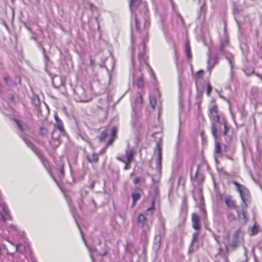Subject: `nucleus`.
Returning <instances> with one entry per match:
<instances>
[{
	"instance_id": "nucleus-58",
	"label": "nucleus",
	"mask_w": 262,
	"mask_h": 262,
	"mask_svg": "<svg viewBox=\"0 0 262 262\" xmlns=\"http://www.w3.org/2000/svg\"><path fill=\"white\" fill-rule=\"evenodd\" d=\"M258 77H259V78L262 80V76H261V75H258Z\"/></svg>"
},
{
	"instance_id": "nucleus-34",
	"label": "nucleus",
	"mask_w": 262,
	"mask_h": 262,
	"mask_svg": "<svg viewBox=\"0 0 262 262\" xmlns=\"http://www.w3.org/2000/svg\"><path fill=\"white\" fill-rule=\"evenodd\" d=\"M218 108L216 105H213L209 109V114L217 113Z\"/></svg>"
},
{
	"instance_id": "nucleus-18",
	"label": "nucleus",
	"mask_w": 262,
	"mask_h": 262,
	"mask_svg": "<svg viewBox=\"0 0 262 262\" xmlns=\"http://www.w3.org/2000/svg\"><path fill=\"white\" fill-rule=\"evenodd\" d=\"M2 208L3 212L1 213V219L3 222H5L7 219H10L11 216L8 208L4 204H2Z\"/></svg>"
},
{
	"instance_id": "nucleus-26",
	"label": "nucleus",
	"mask_w": 262,
	"mask_h": 262,
	"mask_svg": "<svg viewBox=\"0 0 262 262\" xmlns=\"http://www.w3.org/2000/svg\"><path fill=\"white\" fill-rule=\"evenodd\" d=\"M56 126L60 130L61 133H64L63 124L60 119H57V121H56Z\"/></svg>"
},
{
	"instance_id": "nucleus-2",
	"label": "nucleus",
	"mask_w": 262,
	"mask_h": 262,
	"mask_svg": "<svg viewBox=\"0 0 262 262\" xmlns=\"http://www.w3.org/2000/svg\"><path fill=\"white\" fill-rule=\"evenodd\" d=\"M242 239V233L240 229H238L235 231L230 243L229 242V235L227 234L225 236L223 243L225 246L227 252H229L231 250H234L238 247Z\"/></svg>"
},
{
	"instance_id": "nucleus-52",
	"label": "nucleus",
	"mask_w": 262,
	"mask_h": 262,
	"mask_svg": "<svg viewBox=\"0 0 262 262\" xmlns=\"http://www.w3.org/2000/svg\"><path fill=\"white\" fill-rule=\"evenodd\" d=\"M54 117H55V119L56 121H57V119H60L58 118V117L57 115H56V114L54 116Z\"/></svg>"
},
{
	"instance_id": "nucleus-54",
	"label": "nucleus",
	"mask_w": 262,
	"mask_h": 262,
	"mask_svg": "<svg viewBox=\"0 0 262 262\" xmlns=\"http://www.w3.org/2000/svg\"><path fill=\"white\" fill-rule=\"evenodd\" d=\"M79 101H81V102H86V101H87V100L84 99H81Z\"/></svg>"
},
{
	"instance_id": "nucleus-16",
	"label": "nucleus",
	"mask_w": 262,
	"mask_h": 262,
	"mask_svg": "<svg viewBox=\"0 0 262 262\" xmlns=\"http://www.w3.org/2000/svg\"><path fill=\"white\" fill-rule=\"evenodd\" d=\"M247 207L248 206L245 207L244 205H242L241 209H239V207H238L235 210L237 214L238 218L239 220H242L244 223L246 222L247 221V218L246 214V210L247 208Z\"/></svg>"
},
{
	"instance_id": "nucleus-32",
	"label": "nucleus",
	"mask_w": 262,
	"mask_h": 262,
	"mask_svg": "<svg viewBox=\"0 0 262 262\" xmlns=\"http://www.w3.org/2000/svg\"><path fill=\"white\" fill-rule=\"evenodd\" d=\"M154 210H155V201L152 200V203H151V206L147 209L146 212L147 213L151 212L150 214L152 215L153 214Z\"/></svg>"
},
{
	"instance_id": "nucleus-55",
	"label": "nucleus",
	"mask_w": 262,
	"mask_h": 262,
	"mask_svg": "<svg viewBox=\"0 0 262 262\" xmlns=\"http://www.w3.org/2000/svg\"><path fill=\"white\" fill-rule=\"evenodd\" d=\"M198 111H199V114H200L201 113L200 105L199 104L198 105Z\"/></svg>"
},
{
	"instance_id": "nucleus-31",
	"label": "nucleus",
	"mask_w": 262,
	"mask_h": 262,
	"mask_svg": "<svg viewBox=\"0 0 262 262\" xmlns=\"http://www.w3.org/2000/svg\"><path fill=\"white\" fill-rule=\"evenodd\" d=\"M185 51L188 58L190 57V49L188 43L185 45Z\"/></svg>"
},
{
	"instance_id": "nucleus-4",
	"label": "nucleus",
	"mask_w": 262,
	"mask_h": 262,
	"mask_svg": "<svg viewBox=\"0 0 262 262\" xmlns=\"http://www.w3.org/2000/svg\"><path fill=\"white\" fill-rule=\"evenodd\" d=\"M20 136L23 141L25 142V143L27 145V146L33 151V152L40 159L45 168L48 171H49L50 164L48 161L43 156L40 151L38 150L31 143V142L28 139L26 138L23 135L21 134L20 135Z\"/></svg>"
},
{
	"instance_id": "nucleus-15",
	"label": "nucleus",
	"mask_w": 262,
	"mask_h": 262,
	"mask_svg": "<svg viewBox=\"0 0 262 262\" xmlns=\"http://www.w3.org/2000/svg\"><path fill=\"white\" fill-rule=\"evenodd\" d=\"M217 125L216 126V131L217 132V130H219V132H221V126L223 125L224 129L222 132V134L224 136H226L228 130H229V127L227 126V122L224 118L220 119V122L219 123H217ZM218 135V134H217Z\"/></svg>"
},
{
	"instance_id": "nucleus-57",
	"label": "nucleus",
	"mask_w": 262,
	"mask_h": 262,
	"mask_svg": "<svg viewBox=\"0 0 262 262\" xmlns=\"http://www.w3.org/2000/svg\"><path fill=\"white\" fill-rule=\"evenodd\" d=\"M91 64L92 65L94 64V61L92 60H91Z\"/></svg>"
},
{
	"instance_id": "nucleus-51",
	"label": "nucleus",
	"mask_w": 262,
	"mask_h": 262,
	"mask_svg": "<svg viewBox=\"0 0 262 262\" xmlns=\"http://www.w3.org/2000/svg\"><path fill=\"white\" fill-rule=\"evenodd\" d=\"M94 182H93L91 185H90V187L91 189H93L94 188Z\"/></svg>"
},
{
	"instance_id": "nucleus-9",
	"label": "nucleus",
	"mask_w": 262,
	"mask_h": 262,
	"mask_svg": "<svg viewBox=\"0 0 262 262\" xmlns=\"http://www.w3.org/2000/svg\"><path fill=\"white\" fill-rule=\"evenodd\" d=\"M88 194V191L85 187H83L80 191V197L77 200V203L79 209L82 211L89 210L84 202V200Z\"/></svg>"
},
{
	"instance_id": "nucleus-11",
	"label": "nucleus",
	"mask_w": 262,
	"mask_h": 262,
	"mask_svg": "<svg viewBox=\"0 0 262 262\" xmlns=\"http://www.w3.org/2000/svg\"><path fill=\"white\" fill-rule=\"evenodd\" d=\"M228 253L226 250L225 251L221 248H219L214 256L215 262H228Z\"/></svg>"
},
{
	"instance_id": "nucleus-48",
	"label": "nucleus",
	"mask_w": 262,
	"mask_h": 262,
	"mask_svg": "<svg viewBox=\"0 0 262 262\" xmlns=\"http://www.w3.org/2000/svg\"><path fill=\"white\" fill-rule=\"evenodd\" d=\"M42 52H43V54L44 55V57L46 58H47V56L45 54V49L44 48H42Z\"/></svg>"
},
{
	"instance_id": "nucleus-36",
	"label": "nucleus",
	"mask_w": 262,
	"mask_h": 262,
	"mask_svg": "<svg viewBox=\"0 0 262 262\" xmlns=\"http://www.w3.org/2000/svg\"><path fill=\"white\" fill-rule=\"evenodd\" d=\"M8 231L10 233H14L15 232H17V229L15 226L11 225L8 227Z\"/></svg>"
},
{
	"instance_id": "nucleus-50",
	"label": "nucleus",
	"mask_w": 262,
	"mask_h": 262,
	"mask_svg": "<svg viewBox=\"0 0 262 262\" xmlns=\"http://www.w3.org/2000/svg\"><path fill=\"white\" fill-rule=\"evenodd\" d=\"M51 176L52 177L54 181L58 184V182H57V180H56V179L54 177V176L52 174H51Z\"/></svg>"
},
{
	"instance_id": "nucleus-41",
	"label": "nucleus",
	"mask_w": 262,
	"mask_h": 262,
	"mask_svg": "<svg viewBox=\"0 0 262 262\" xmlns=\"http://www.w3.org/2000/svg\"><path fill=\"white\" fill-rule=\"evenodd\" d=\"M258 228L256 225H254L251 229V232L252 235H255L257 233Z\"/></svg>"
},
{
	"instance_id": "nucleus-8",
	"label": "nucleus",
	"mask_w": 262,
	"mask_h": 262,
	"mask_svg": "<svg viewBox=\"0 0 262 262\" xmlns=\"http://www.w3.org/2000/svg\"><path fill=\"white\" fill-rule=\"evenodd\" d=\"M117 131V128L116 127H113L112 128L107 127L102 132L100 136L99 137V139L100 142H102L104 140L105 138L108 135V133H111V138L108 141V143L111 144L113 141V138L115 136Z\"/></svg>"
},
{
	"instance_id": "nucleus-10",
	"label": "nucleus",
	"mask_w": 262,
	"mask_h": 262,
	"mask_svg": "<svg viewBox=\"0 0 262 262\" xmlns=\"http://www.w3.org/2000/svg\"><path fill=\"white\" fill-rule=\"evenodd\" d=\"M137 225L142 228L143 231L147 232L149 230V227L147 224V218L142 213H140L137 217Z\"/></svg>"
},
{
	"instance_id": "nucleus-61",
	"label": "nucleus",
	"mask_w": 262,
	"mask_h": 262,
	"mask_svg": "<svg viewBox=\"0 0 262 262\" xmlns=\"http://www.w3.org/2000/svg\"><path fill=\"white\" fill-rule=\"evenodd\" d=\"M55 132H54V133H53V136H54V135L55 134ZM53 138L54 139V137H53Z\"/></svg>"
},
{
	"instance_id": "nucleus-1",
	"label": "nucleus",
	"mask_w": 262,
	"mask_h": 262,
	"mask_svg": "<svg viewBox=\"0 0 262 262\" xmlns=\"http://www.w3.org/2000/svg\"><path fill=\"white\" fill-rule=\"evenodd\" d=\"M129 8L132 13L131 20V42L133 45L134 41V33L136 31L142 40L141 45L142 50L138 54V59L140 67L145 66L149 68L151 76H154L151 69L146 62L144 55L145 40L147 39V30L149 26V16L147 8L145 3H141V0H130Z\"/></svg>"
},
{
	"instance_id": "nucleus-17",
	"label": "nucleus",
	"mask_w": 262,
	"mask_h": 262,
	"mask_svg": "<svg viewBox=\"0 0 262 262\" xmlns=\"http://www.w3.org/2000/svg\"><path fill=\"white\" fill-rule=\"evenodd\" d=\"M224 201L227 205V206L229 208L234 209L235 210L238 207L236 205L235 201L232 199V197L230 195H227L224 196Z\"/></svg>"
},
{
	"instance_id": "nucleus-39",
	"label": "nucleus",
	"mask_w": 262,
	"mask_h": 262,
	"mask_svg": "<svg viewBox=\"0 0 262 262\" xmlns=\"http://www.w3.org/2000/svg\"><path fill=\"white\" fill-rule=\"evenodd\" d=\"M207 92H206V93H207V95L209 96L210 95V93H211V91L212 90V86L210 84V83L209 82H208L207 83Z\"/></svg>"
},
{
	"instance_id": "nucleus-5",
	"label": "nucleus",
	"mask_w": 262,
	"mask_h": 262,
	"mask_svg": "<svg viewBox=\"0 0 262 262\" xmlns=\"http://www.w3.org/2000/svg\"><path fill=\"white\" fill-rule=\"evenodd\" d=\"M132 74L133 83L136 84L139 88H143L144 86V80L141 69L140 68L138 70L134 69Z\"/></svg>"
},
{
	"instance_id": "nucleus-44",
	"label": "nucleus",
	"mask_w": 262,
	"mask_h": 262,
	"mask_svg": "<svg viewBox=\"0 0 262 262\" xmlns=\"http://www.w3.org/2000/svg\"><path fill=\"white\" fill-rule=\"evenodd\" d=\"M240 11V9L238 8V7L236 6H234L233 7V13L234 14L235 13H238Z\"/></svg>"
},
{
	"instance_id": "nucleus-12",
	"label": "nucleus",
	"mask_w": 262,
	"mask_h": 262,
	"mask_svg": "<svg viewBox=\"0 0 262 262\" xmlns=\"http://www.w3.org/2000/svg\"><path fill=\"white\" fill-rule=\"evenodd\" d=\"M85 245H86V247L88 248V249H89V251L90 252V255L92 262H96V259H95L96 256H97L98 255H100L101 256H105L108 252V250L106 248H105L103 252L99 253L97 252V249L95 247L89 246L86 244H85Z\"/></svg>"
},
{
	"instance_id": "nucleus-35",
	"label": "nucleus",
	"mask_w": 262,
	"mask_h": 262,
	"mask_svg": "<svg viewBox=\"0 0 262 262\" xmlns=\"http://www.w3.org/2000/svg\"><path fill=\"white\" fill-rule=\"evenodd\" d=\"M221 151L220 143L219 142H216L215 144V152L216 154H220Z\"/></svg>"
},
{
	"instance_id": "nucleus-56",
	"label": "nucleus",
	"mask_w": 262,
	"mask_h": 262,
	"mask_svg": "<svg viewBox=\"0 0 262 262\" xmlns=\"http://www.w3.org/2000/svg\"><path fill=\"white\" fill-rule=\"evenodd\" d=\"M152 182L154 183L155 182V180L154 178H152L151 179Z\"/></svg>"
},
{
	"instance_id": "nucleus-13",
	"label": "nucleus",
	"mask_w": 262,
	"mask_h": 262,
	"mask_svg": "<svg viewBox=\"0 0 262 262\" xmlns=\"http://www.w3.org/2000/svg\"><path fill=\"white\" fill-rule=\"evenodd\" d=\"M165 219L162 217L159 218V224L157 229L155 236H159V237L163 238L165 234Z\"/></svg>"
},
{
	"instance_id": "nucleus-45",
	"label": "nucleus",
	"mask_w": 262,
	"mask_h": 262,
	"mask_svg": "<svg viewBox=\"0 0 262 262\" xmlns=\"http://www.w3.org/2000/svg\"><path fill=\"white\" fill-rule=\"evenodd\" d=\"M141 181V179L140 178H136L134 179V183L135 184H138V183H139L140 181Z\"/></svg>"
},
{
	"instance_id": "nucleus-19",
	"label": "nucleus",
	"mask_w": 262,
	"mask_h": 262,
	"mask_svg": "<svg viewBox=\"0 0 262 262\" xmlns=\"http://www.w3.org/2000/svg\"><path fill=\"white\" fill-rule=\"evenodd\" d=\"M125 154L126 158V160L125 161H127L128 163H130L135 155L134 150L132 148H130L128 146V147L125 150Z\"/></svg>"
},
{
	"instance_id": "nucleus-49",
	"label": "nucleus",
	"mask_w": 262,
	"mask_h": 262,
	"mask_svg": "<svg viewBox=\"0 0 262 262\" xmlns=\"http://www.w3.org/2000/svg\"><path fill=\"white\" fill-rule=\"evenodd\" d=\"M90 8L91 10H92V11L93 10L94 7L92 4H90Z\"/></svg>"
},
{
	"instance_id": "nucleus-3",
	"label": "nucleus",
	"mask_w": 262,
	"mask_h": 262,
	"mask_svg": "<svg viewBox=\"0 0 262 262\" xmlns=\"http://www.w3.org/2000/svg\"><path fill=\"white\" fill-rule=\"evenodd\" d=\"M232 183L236 186L237 190L239 193L243 204L245 207L248 206L251 201V196L249 190L244 185L239 184L236 181Z\"/></svg>"
},
{
	"instance_id": "nucleus-14",
	"label": "nucleus",
	"mask_w": 262,
	"mask_h": 262,
	"mask_svg": "<svg viewBox=\"0 0 262 262\" xmlns=\"http://www.w3.org/2000/svg\"><path fill=\"white\" fill-rule=\"evenodd\" d=\"M156 148L158 151V158L156 161V168L159 172H161L162 167V148L159 142L157 143Z\"/></svg>"
},
{
	"instance_id": "nucleus-28",
	"label": "nucleus",
	"mask_w": 262,
	"mask_h": 262,
	"mask_svg": "<svg viewBox=\"0 0 262 262\" xmlns=\"http://www.w3.org/2000/svg\"><path fill=\"white\" fill-rule=\"evenodd\" d=\"M142 101V97L141 95H138L134 101V104L136 107L140 106Z\"/></svg>"
},
{
	"instance_id": "nucleus-30",
	"label": "nucleus",
	"mask_w": 262,
	"mask_h": 262,
	"mask_svg": "<svg viewBox=\"0 0 262 262\" xmlns=\"http://www.w3.org/2000/svg\"><path fill=\"white\" fill-rule=\"evenodd\" d=\"M227 217L229 221L231 222L235 220V216L234 214L231 212H228L227 213Z\"/></svg>"
},
{
	"instance_id": "nucleus-24",
	"label": "nucleus",
	"mask_w": 262,
	"mask_h": 262,
	"mask_svg": "<svg viewBox=\"0 0 262 262\" xmlns=\"http://www.w3.org/2000/svg\"><path fill=\"white\" fill-rule=\"evenodd\" d=\"M216 61H217V59L216 58L209 57V58H208V61H207V63H208L207 69L210 72L213 69L214 66L215 64Z\"/></svg>"
},
{
	"instance_id": "nucleus-40",
	"label": "nucleus",
	"mask_w": 262,
	"mask_h": 262,
	"mask_svg": "<svg viewBox=\"0 0 262 262\" xmlns=\"http://www.w3.org/2000/svg\"><path fill=\"white\" fill-rule=\"evenodd\" d=\"M198 237V234L196 232H195L193 234L191 245H192L193 243L196 241Z\"/></svg>"
},
{
	"instance_id": "nucleus-25",
	"label": "nucleus",
	"mask_w": 262,
	"mask_h": 262,
	"mask_svg": "<svg viewBox=\"0 0 262 262\" xmlns=\"http://www.w3.org/2000/svg\"><path fill=\"white\" fill-rule=\"evenodd\" d=\"M132 197L133 199V206H134L136 204L137 201L140 198L141 195L139 193L133 192Z\"/></svg>"
},
{
	"instance_id": "nucleus-59",
	"label": "nucleus",
	"mask_w": 262,
	"mask_h": 262,
	"mask_svg": "<svg viewBox=\"0 0 262 262\" xmlns=\"http://www.w3.org/2000/svg\"><path fill=\"white\" fill-rule=\"evenodd\" d=\"M132 65H133V68L134 69V64L133 60H132Z\"/></svg>"
},
{
	"instance_id": "nucleus-20",
	"label": "nucleus",
	"mask_w": 262,
	"mask_h": 262,
	"mask_svg": "<svg viewBox=\"0 0 262 262\" xmlns=\"http://www.w3.org/2000/svg\"><path fill=\"white\" fill-rule=\"evenodd\" d=\"M16 247V251L18 252L22 253L25 251H28L31 253V249L28 244L25 245L21 244H18L15 245Z\"/></svg>"
},
{
	"instance_id": "nucleus-43",
	"label": "nucleus",
	"mask_w": 262,
	"mask_h": 262,
	"mask_svg": "<svg viewBox=\"0 0 262 262\" xmlns=\"http://www.w3.org/2000/svg\"><path fill=\"white\" fill-rule=\"evenodd\" d=\"M10 77L8 75L5 74L4 76V80L6 83L9 84V81Z\"/></svg>"
},
{
	"instance_id": "nucleus-47",
	"label": "nucleus",
	"mask_w": 262,
	"mask_h": 262,
	"mask_svg": "<svg viewBox=\"0 0 262 262\" xmlns=\"http://www.w3.org/2000/svg\"><path fill=\"white\" fill-rule=\"evenodd\" d=\"M67 201H68V203L69 204V207L70 208V210L72 212L73 211V209H72V206H71V202L69 200H68Z\"/></svg>"
},
{
	"instance_id": "nucleus-7",
	"label": "nucleus",
	"mask_w": 262,
	"mask_h": 262,
	"mask_svg": "<svg viewBox=\"0 0 262 262\" xmlns=\"http://www.w3.org/2000/svg\"><path fill=\"white\" fill-rule=\"evenodd\" d=\"M209 118L211 122V130L213 136L216 138L217 137L216 126L219 123L220 117L217 113L209 114Z\"/></svg>"
},
{
	"instance_id": "nucleus-53",
	"label": "nucleus",
	"mask_w": 262,
	"mask_h": 262,
	"mask_svg": "<svg viewBox=\"0 0 262 262\" xmlns=\"http://www.w3.org/2000/svg\"><path fill=\"white\" fill-rule=\"evenodd\" d=\"M42 130H43V129L40 128V134L43 135H44L45 133Z\"/></svg>"
},
{
	"instance_id": "nucleus-37",
	"label": "nucleus",
	"mask_w": 262,
	"mask_h": 262,
	"mask_svg": "<svg viewBox=\"0 0 262 262\" xmlns=\"http://www.w3.org/2000/svg\"><path fill=\"white\" fill-rule=\"evenodd\" d=\"M117 159L125 164L124 168V169L126 170L128 168V166L129 165L130 163H128L127 161H125V160H124L119 157H117Z\"/></svg>"
},
{
	"instance_id": "nucleus-21",
	"label": "nucleus",
	"mask_w": 262,
	"mask_h": 262,
	"mask_svg": "<svg viewBox=\"0 0 262 262\" xmlns=\"http://www.w3.org/2000/svg\"><path fill=\"white\" fill-rule=\"evenodd\" d=\"M199 217L195 213L192 214V227L195 230H199L200 228L199 224Z\"/></svg>"
},
{
	"instance_id": "nucleus-22",
	"label": "nucleus",
	"mask_w": 262,
	"mask_h": 262,
	"mask_svg": "<svg viewBox=\"0 0 262 262\" xmlns=\"http://www.w3.org/2000/svg\"><path fill=\"white\" fill-rule=\"evenodd\" d=\"M179 74V88L180 94H181L183 91L184 83V78L182 75V71L178 70Z\"/></svg>"
},
{
	"instance_id": "nucleus-27",
	"label": "nucleus",
	"mask_w": 262,
	"mask_h": 262,
	"mask_svg": "<svg viewBox=\"0 0 262 262\" xmlns=\"http://www.w3.org/2000/svg\"><path fill=\"white\" fill-rule=\"evenodd\" d=\"M98 157L99 156L97 154H93L92 155L88 157V160L91 162H96L98 161Z\"/></svg>"
},
{
	"instance_id": "nucleus-38",
	"label": "nucleus",
	"mask_w": 262,
	"mask_h": 262,
	"mask_svg": "<svg viewBox=\"0 0 262 262\" xmlns=\"http://www.w3.org/2000/svg\"><path fill=\"white\" fill-rule=\"evenodd\" d=\"M64 175V170L62 166L60 167L58 170V177L60 179H61L63 177Z\"/></svg>"
},
{
	"instance_id": "nucleus-6",
	"label": "nucleus",
	"mask_w": 262,
	"mask_h": 262,
	"mask_svg": "<svg viewBox=\"0 0 262 262\" xmlns=\"http://www.w3.org/2000/svg\"><path fill=\"white\" fill-rule=\"evenodd\" d=\"M228 43V39L227 37H225L224 39H221L220 41V51L222 54H224L226 58L228 60L231 68H233L232 60L233 59V55L224 50L225 48Z\"/></svg>"
},
{
	"instance_id": "nucleus-29",
	"label": "nucleus",
	"mask_w": 262,
	"mask_h": 262,
	"mask_svg": "<svg viewBox=\"0 0 262 262\" xmlns=\"http://www.w3.org/2000/svg\"><path fill=\"white\" fill-rule=\"evenodd\" d=\"M203 73L204 71L203 70H200L198 72H197L194 75L195 80H199L200 78H201L202 77Z\"/></svg>"
},
{
	"instance_id": "nucleus-33",
	"label": "nucleus",
	"mask_w": 262,
	"mask_h": 262,
	"mask_svg": "<svg viewBox=\"0 0 262 262\" xmlns=\"http://www.w3.org/2000/svg\"><path fill=\"white\" fill-rule=\"evenodd\" d=\"M14 121L16 123L17 126L18 127L20 130H21V131H24L26 129V126L23 125L18 120L14 119Z\"/></svg>"
},
{
	"instance_id": "nucleus-46",
	"label": "nucleus",
	"mask_w": 262,
	"mask_h": 262,
	"mask_svg": "<svg viewBox=\"0 0 262 262\" xmlns=\"http://www.w3.org/2000/svg\"><path fill=\"white\" fill-rule=\"evenodd\" d=\"M89 205L93 206V208L95 207L96 204H95V202H94V200L93 199H91V202H90V203H89Z\"/></svg>"
},
{
	"instance_id": "nucleus-60",
	"label": "nucleus",
	"mask_w": 262,
	"mask_h": 262,
	"mask_svg": "<svg viewBox=\"0 0 262 262\" xmlns=\"http://www.w3.org/2000/svg\"><path fill=\"white\" fill-rule=\"evenodd\" d=\"M32 262H36L35 259H34L33 258H32Z\"/></svg>"
},
{
	"instance_id": "nucleus-42",
	"label": "nucleus",
	"mask_w": 262,
	"mask_h": 262,
	"mask_svg": "<svg viewBox=\"0 0 262 262\" xmlns=\"http://www.w3.org/2000/svg\"><path fill=\"white\" fill-rule=\"evenodd\" d=\"M155 104H156V99L155 98H150L149 104L152 108H155Z\"/></svg>"
},
{
	"instance_id": "nucleus-23",
	"label": "nucleus",
	"mask_w": 262,
	"mask_h": 262,
	"mask_svg": "<svg viewBox=\"0 0 262 262\" xmlns=\"http://www.w3.org/2000/svg\"><path fill=\"white\" fill-rule=\"evenodd\" d=\"M162 239V238L159 237V236H155L153 248L155 251H157L160 249Z\"/></svg>"
}]
</instances>
